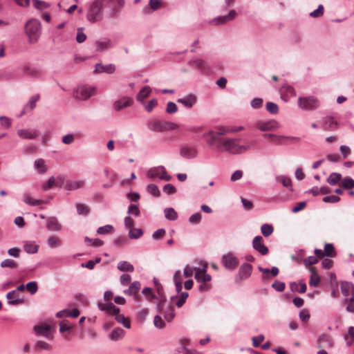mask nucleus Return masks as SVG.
<instances>
[{"mask_svg": "<svg viewBox=\"0 0 354 354\" xmlns=\"http://www.w3.org/2000/svg\"><path fill=\"white\" fill-rule=\"evenodd\" d=\"M165 216L167 220L176 221L178 218V214L172 207L165 208L164 210Z\"/></svg>", "mask_w": 354, "mask_h": 354, "instance_id": "58836bf2", "label": "nucleus"}, {"mask_svg": "<svg viewBox=\"0 0 354 354\" xmlns=\"http://www.w3.org/2000/svg\"><path fill=\"white\" fill-rule=\"evenodd\" d=\"M76 209L77 214L80 215L86 216L90 212L88 207L83 203H77Z\"/></svg>", "mask_w": 354, "mask_h": 354, "instance_id": "09e8293b", "label": "nucleus"}, {"mask_svg": "<svg viewBox=\"0 0 354 354\" xmlns=\"http://www.w3.org/2000/svg\"><path fill=\"white\" fill-rule=\"evenodd\" d=\"M147 126L150 131L156 133H162L178 129V125L176 123L162 121L157 118L149 120L147 122Z\"/></svg>", "mask_w": 354, "mask_h": 354, "instance_id": "f03ea898", "label": "nucleus"}, {"mask_svg": "<svg viewBox=\"0 0 354 354\" xmlns=\"http://www.w3.org/2000/svg\"><path fill=\"white\" fill-rule=\"evenodd\" d=\"M341 185L346 189H353L354 188V179L346 177L343 179Z\"/></svg>", "mask_w": 354, "mask_h": 354, "instance_id": "680f3d73", "label": "nucleus"}, {"mask_svg": "<svg viewBox=\"0 0 354 354\" xmlns=\"http://www.w3.org/2000/svg\"><path fill=\"white\" fill-rule=\"evenodd\" d=\"M32 4L36 9L40 11L46 10L50 6L48 2L40 0H32Z\"/></svg>", "mask_w": 354, "mask_h": 354, "instance_id": "a19ab883", "label": "nucleus"}, {"mask_svg": "<svg viewBox=\"0 0 354 354\" xmlns=\"http://www.w3.org/2000/svg\"><path fill=\"white\" fill-rule=\"evenodd\" d=\"M107 0H95L91 5L87 14V19L92 23L102 19V8Z\"/></svg>", "mask_w": 354, "mask_h": 354, "instance_id": "39448f33", "label": "nucleus"}, {"mask_svg": "<svg viewBox=\"0 0 354 354\" xmlns=\"http://www.w3.org/2000/svg\"><path fill=\"white\" fill-rule=\"evenodd\" d=\"M8 304L11 306H16L24 303V299L19 297V293L17 290H11L6 295Z\"/></svg>", "mask_w": 354, "mask_h": 354, "instance_id": "6ab92c4d", "label": "nucleus"}, {"mask_svg": "<svg viewBox=\"0 0 354 354\" xmlns=\"http://www.w3.org/2000/svg\"><path fill=\"white\" fill-rule=\"evenodd\" d=\"M324 8L323 5L320 4L316 10L310 13V16L313 18L320 17L324 15Z\"/></svg>", "mask_w": 354, "mask_h": 354, "instance_id": "e2e57ef3", "label": "nucleus"}, {"mask_svg": "<svg viewBox=\"0 0 354 354\" xmlns=\"http://www.w3.org/2000/svg\"><path fill=\"white\" fill-rule=\"evenodd\" d=\"M197 101V98L194 94H189L182 98H179L177 100L178 103L182 104L187 108H192Z\"/></svg>", "mask_w": 354, "mask_h": 354, "instance_id": "4be33fe9", "label": "nucleus"}, {"mask_svg": "<svg viewBox=\"0 0 354 354\" xmlns=\"http://www.w3.org/2000/svg\"><path fill=\"white\" fill-rule=\"evenodd\" d=\"M266 110L271 114H277L279 112L278 105L274 102H268L266 105Z\"/></svg>", "mask_w": 354, "mask_h": 354, "instance_id": "13d9d810", "label": "nucleus"}, {"mask_svg": "<svg viewBox=\"0 0 354 354\" xmlns=\"http://www.w3.org/2000/svg\"><path fill=\"white\" fill-rule=\"evenodd\" d=\"M25 30L29 41L31 43H35L41 35V24L37 19H32L26 22Z\"/></svg>", "mask_w": 354, "mask_h": 354, "instance_id": "20e7f679", "label": "nucleus"}, {"mask_svg": "<svg viewBox=\"0 0 354 354\" xmlns=\"http://www.w3.org/2000/svg\"><path fill=\"white\" fill-rule=\"evenodd\" d=\"M50 326L48 324H40L34 327V330L36 335L44 336L48 339L52 340L53 339V335L50 333Z\"/></svg>", "mask_w": 354, "mask_h": 354, "instance_id": "dca6fc26", "label": "nucleus"}, {"mask_svg": "<svg viewBox=\"0 0 354 354\" xmlns=\"http://www.w3.org/2000/svg\"><path fill=\"white\" fill-rule=\"evenodd\" d=\"M283 140H290L292 142H299L300 141V138L296 136H287L276 134L275 138L274 139L273 141L277 145H283Z\"/></svg>", "mask_w": 354, "mask_h": 354, "instance_id": "72a5a7b5", "label": "nucleus"}, {"mask_svg": "<svg viewBox=\"0 0 354 354\" xmlns=\"http://www.w3.org/2000/svg\"><path fill=\"white\" fill-rule=\"evenodd\" d=\"M236 15H237V13L235 10H231L227 15L221 16V17H216L214 19V21L216 24H225L227 21L233 20L236 17Z\"/></svg>", "mask_w": 354, "mask_h": 354, "instance_id": "a878e982", "label": "nucleus"}, {"mask_svg": "<svg viewBox=\"0 0 354 354\" xmlns=\"http://www.w3.org/2000/svg\"><path fill=\"white\" fill-rule=\"evenodd\" d=\"M115 71V66L113 64L102 65V64L97 63L95 65V71L96 73H106L109 74H111L114 73Z\"/></svg>", "mask_w": 354, "mask_h": 354, "instance_id": "393cba45", "label": "nucleus"}, {"mask_svg": "<svg viewBox=\"0 0 354 354\" xmlns=\"http://www.w3.org/2000/svg\"><path fill=\"white\" fill-rule=\"evenodd\" d=\"M113 230L114 228L111 225H106L104 226L98 227V229L97 230V233L98 234H105L113 232Z\"/></svg>", "mask_w": 354, "mask_h": 354, "instance_id": "4d7b16f0", "label": "nucleus"}, {"mask_svg": "<svg viewBox=\"0 0 354 354\" xmlns=\"http://www.w3.org/2000/svg\"><path fill=\"white\" fill-rule=\"evenodd\" d=\"M239 139L232 138H223L219 145L216 149L219 152H227L231 154H241L249 150L251 147L249 145H240Z\"/></svg>", "mask_w": 354, "mask_h": 354, "instance_id": "f257e3e1", "label": "nucleus"}, {"mask_svg": "<svg viewBox=\"0 0 354 354\" xmlns=\"http://www.w3.org/2000/svg\"><path fill=\"white\" fill-rule=\"evenodd\" d=\"M321 127L324 131H333L339 128V122L334 117L327 115L322 119Z\"/></svg>", "mask_w": 354, "mask_h": 354, "instance_id": "1a4fd4ad", "label": "nucleus"}, {"mask_svg": "<svg viewBox=\"0 0 354 354\" xmlns=\"http://www.w3.org/2000/svg\"><path fill=\"white\" fill-rule=\"evenodd\" d=\"M23 201L25 203L32 206L39 205L43 203L42 201L35 199L28 194H24Z\"/></svg>", "mask_w": 354, "mask_h": 354, "instance_id": "37998d69", "label": "nucleus"}, {"mask_svg": "<svg viewBox=\"0 0 354 354\" xmlns=\"http://www.w3.org/2000/svg\"><path fill=\"white\" fill-rule=\"evenodd\" d=\"M86 39V35L84 32L83 28H79L77 30L76 41L79 44L83 43Z\"/></svg>", "mask_w": 354, "mask_h": 354, "instance_id": "bf43d9fd", "label": "nucleus"}, {"mask_svg": "<svg viewBox=\"0 0 354 354\" xmlns=\"http://www.w3.org/2000/svg\"><path fill=\"white\" fill-rule=\"evenodd\" d=\"M132 102L133 101L130 97H124L114 102V109L117 111H119L129 106L132 104Z\"/></svg>", "mask_w": 354, "mask_h": 354, "instance_id": "5701e85b", "label": "nucleus"}, {"mask_svg": "<svg viewBox=\"0 0 354 354\" xmlns=\"http://www.w3.org/2000/svg\"><path fill=\"white\" fill-rule=\"evenodd\" d=\"M141 288V283L138 281H135L131 283L128 289L124 290L126 295L132 296L136 301H140V297L138 292Z\"/></svg>", "mask_w": 354, "mask_h": 354, "instance_id": "f8f14e48", "label": "nucleus"}, {"mask_svg": "<svg viewBox=\"0 0 354 354\" xmlns=\"http://www.w3.org/2000/svg\"><path fill=\"white\" fill-rule=\"evenodd\" d=\"M276 180L277 181L281 183L283 186L285 187H291L292 181L291 179L288 177L285 176H278L276 177Z\"/></svg>", "mask_w": 354, "mask_h": 354, "instance_id": "5fc2aeb1", "label": "nucleus"}, {"mask_svg": "<svg viewBox=\"0 0 354 354\" xmlns=\"http://www.w3.org/2000/svg\"><path fill=\"white\" fill-rule=\"evenodd\" d=\"M39 245L32 242H27L24 245V250L28 254H35L38 251Z\"/></svg>", "mask_w": 354, "mask_h": 354, "instance_id": "79ce46f5", "label": "nucleus"}, {"mask_svg": "<svg viewBox=\"0 0 354 354\" xmlns=\"http://www.w3.org/2000/svg\"><path fill=\"white\" fill-rule=\"evenodd\" d=\"M254 127L261 131H272L279 129L281 125L278 121L272 119L268 120H259L254 122Z\"/></svg>", "mask_w": 354, "mask_h": 354, "instance_id": "0eeeda50", "label": "nucleus"}, {"mask_svg": "<svg viewBox=\"0 0 354 354\" xmlns=\"http://www.w3.org/2000/svg\"><path fill=\"white\" fill-rule=\"evenodd\" d=\"M46 227L50 231H59L62 230V225L55 217H50L47 220Z\"/></svg>", "mask_w": 354, "mask_h": 354, "instance_id": "2f4dec72", "label": "nucleus"}, {"mask_svg": "<svg viewBox=\"0 0 354 354\" xmlns=\"http://www.w3.org/2000/svg\"><path fill=\"white\" fill-rule=\"evenodd\" d=\"M142 230L140 228H134L129 232V236L132 239L140 238L142 235Z\"/></svg>", "mask_w": 354, "mask_h": 354, "instance_id": "052dcab7", "label": "nucleus"}, {"mask_svg": "<svg viewBox=\"0 0 354 354\" xmlns=\"http://www.w3.org/2000/svg\"><path fill=\"white\" fill-rule=\"evenodd\" d=\"M320 106L319 100L315 96L299 97L298 98V106L306 111L317 109Z\"/></svg>", "mask_w": 354, "mask_h": 354, "instance_id": "423d86ee", "label": "nucleus"}, {"mask_svg": "<svg viewBox=\"0 0 354 354\" xmlns=\"http://www.w3.org/2000/svg\"><path fill=\"white\" fill-rule=\"evenodd\" d=\"M40 96L39 94H36L32 95L27 104L24 106V109L21 115L25 114L27 112H29L33 110L36 106L37 102L39 100Z\"/></svg>", "mask_w": 354, "mask_h": 354, "instance_id": "bb28decb", "label": "nucleus"}, {"mask_svg": "<svg viewBox=\"0 0 354 354\" xmlns=\"http://www.w3.org/2000/svg\"><path fill=\"white\" fill-rule=\"evenodd\" d=\"M26 287L31 295H34L35 293H36L38 290V286L36 281L28 282L26 284Z\"/></svg>", "mask_w": 354, "mask_h": 354, "instance_id": "338daca9", "label": "nucleus"}, {"mask_svg": "<svg viewBox=\"0 0 354 354\" xmlns=\"http://www.w3.org/2000/svg\"><path fill=\"white\" fill-rule=\"evenodd\" d=\"M333 342L331 338L327 335H323L319 337L317 341V346L319 348H332Z\"/></svg>", "mask_w": 354, "mask_h": 354, "instance_id": "cd10ccee", "label": "nucleus"}, {"mask_svg": "<svg viewBox=\"0 0 354 354\" xmlns=\"http://www.w3.org/2000/svg\"><path fill=\"white\" fill-rule=\"evenodd\" d=\"M180 156L185 159H193L197 157L198 150L194 146L183 145L179 151Z\"/></svg>", "mask_w": 354, "mask_h": 354, "instance_id": "9b49d317", "label": "nucleus"}, {"mask_svg": "<svg viewBox=\"0 0 354 354\" xmlns=\"http://www.w3.org/2000/svg\"><path fill=\"white\" fill-rule=\"evenodd\" d=\"M147 192L155 197H158L160 195V192L158 187L155 184H149L147 187Z\"/></svg>", "mask_w": 354, "mask_h": 354, "instance_id": "603ef678", "label": "nucleus"}, {"mask_svg": "<svg viewBox=\"0 0 354 354\" xmlns=\"http://www.w3.org/2000/svg\"><path fill=\"white\" fill-rule=\"evenodd\" d=\"M24 73L33 77H38L41 74V70L32 66L26 65L23 67Z\"/></svg>", "mask_w": 354, "mask_h": 354, "instance_id": "c756f323", "label": "nucleus"}, {"mask_svg": "<svg viewBox=\"0 0 354 354\" xmlns=\"http://www.w3.org/2000/svg\"><path fill=\"white\" fill-rule=\"evenodd\" d=\"M342 178V175L339 173H332L327 178V182L332 185L337 184Z\"/></svg>", "mask_w": 354, "mask_h": 354, "instance_id": "3c124183", "label": "nucleus"}, {"mask_svg": "<svg viewBox=\"0 0 354 354\" xmlns=\"http://www.w3.org/2000/svg\"><path fill=\"white\" fill-rule=\"evenodd\" d=\"M34 167L40 174H44L47 171L45 160L42 158L37 159L34 162Z\"/></svg>", "mask_w": 354, "mask_h": 354, "instance_id": "e433bc0d", "label": "nucleus"}, {"mask_svg": "<svg viewBox=\"0 0 354 354\" xmlns=\"http://www.w3.org/2000/svg\"><path fill=\"white\" fill-rule=\"evenodd\" d=\"M164 317L167 322H171L173 320L175 317V312L172 306H170L167 309V310L165 313Z\"/></svg>", "mask_w": 354, "mask_h": 354, "instance_id": "69168bd1", "label": "nucleus"}, {"mask_svg": "<svg viewBox=\"0 0 354 354\" xmlns=\"http://www.w3.org/2000/svg\"><path fill=\"white\" fill-rule=\"evenodd\" d=\"M143 105L145 106V110L150 113L152 111V110L157 106L158 102L157 100L155 99L149 100L147 103L142 102Z\"/></svg>", "mask_w": 354, "mask_h": 354, "instance_id": "0e129e2a", "label": "nucleus"}, {"mask_svg": "<svg viewBox=\"0 0 354 354\" xmlns=\"http://www.w3.org/2000/svg\"><path fill=\"white\" fill-rule=\"evenodd\" d=\"M311 276L309 281V284L312 286H317L320 282V277L314 268H310Z\"/></svg>", "mask_w": 354, "mask_h": 354, "instance_id": "4c0bfd02", "label": "nucleus"}, {"mask_svg": "<svg viewBox=\"0 0 354 354\" xmlns=\"http://www.w3.org/2000/svg\"><path fill=\"white\" fill-rule=\"evenodd\" d=\"M189 64L190 66L199 69V70H207V62L201 58H194L191 59L189 62Z\"/></svg>", "mask_w": 354, "mask_h": 354, "instance_id": "7c9ffc66", "label": "nucleus"}, {"mask_svg": "<svg viewBox=\"0 0 354 354\" xmlns=\"http://www.w3.org/2000/svg\"><path fill=\"white\" fill-rule=\"evenodd\" d=\"M96 50L98 52H104L113 47V44L109 38H102L97 39L95 42Z\"/></svg>", "mask_w": 354, "mask_h": 354, "instance_id": "4468645a", "label": "nucleus"}, {"mask_svg": "<svg viewBox=\"0 0 354 354\" xmlns=\"http://www.w3.org/2000/svg\"><path fill=\"white\" fill-rule=\"evenodd\" d=\"M47 243L51 248H58L62 245V242L59 239L55 236H50L47 239Z\"/></svg>", "mask_w": 354, "mask_h": 354, "instance_id": "c03bdc74", "label": "nucleus"}, {"mask_svg": "<svg viewBox=\"0 0 354 354\" xmlns=\"http://www.w3.org/2000/svg\"><path fill=\"white\" fill-rule=\"evenodd\" d=\"M344 303L348 305L346 306V311L351 313H354V293H351L348 297L344 298Z\"/></svg>", "mask_w": 354, "mask_h": 354, "instance_id": "ea45409f", "label": "nucleus"}, {"mask_svg": "<svg viewBox=\"0 0 354 354\" xmlns=\"http://www.w3.org/2000/svg\"><path fill=\"white\" fill-rule=\"evenodd\" d=\"M222 263L227 269H234L239 264V261L232 254L228 253L222 257Z\"/></svg>", "mask_w": 354, "mask_h": 354, "instance_id": "f3484780", "label": "nucleus"}, {"mask_svg": "<svg viewBox=\"0 0 354 354\" xmlns=\"http://www.w3.org/2000/svg\"><path fill=\"white\" fill-rule=\"evenodd\" d=\"M109 6L111 8V16H115L124 6V0H107Z\"/></svg>", "mask_w": 354, "mask_h": 354, "instance_id": "412c9836", "label": "nucleus"}, {"mask_svg": "<svg viewBox=\"0 0 354 354\" xmlns=\"http://www.w3.org/2000/svg\"><path fill=\"white\" fill-rule=\"evenodd\" d=\"M207 263H205L201 268H194V277L197 282H207L211 281L212 277L210 274H207Z\"/></svg>", "mask_w": 354, "mask_h": 354, "instance_id": "9d476101", "label": "nucleus"}, {"mask_svg": "<svg viewBox=\"0 0 354 354\" xmlns=\"http://www.w3.org/2000/svg\"><path fill=\"white\" fill-rule=\"evenodd\" d=\"M252 266L249 263L243 264L239 268V277L242 279L248 278L252 273Z\"/></svg>", "mask_w": 354, "mask_h": 354, "instance_id": "473e14b6", "label": "nucleus"}, {"mask_svg": "<svg viewBox=\"0 0 354 354\" xmlns=\"http://www.w3.org/2000/svg\"><path fill=\"white\" fill-rule=\"evenodd\" d=\"M325 255L329 257H333L335 256V252L334 250L333 245L332 243H326L324 246Z\"/></svg>", "mask_w": 354, "mask_h": 354, "instance_id": "6e6d98bb", "label": "nucleus"}, {"mask_svg": "<svg viewBox=\"0 0 354 354\" xmlns=\"http://www.w3.org/2000/svg\"><path fill=\"white\" fill-rule=\"evenodd\" d=\"M97 88L94 86L81 84L73 91V97L77 100H86L96 94Z\"/></svg>", "mask_w": 354, "mask_h": 354, "instance_id": "7ed1b4c3", "label": "nucleus"}, {"mask_svg": "<svg viewBox=\"0 0 354 354\" xmlns=\"http://www.w3.org/2000/svg\"><path fill=\"white\" fill-rule=\"evenodd\" d=\"M69 180H66L63 175H59L55 178V186L60 188L63 187L66 189V185L68 183Z\"/></svg>", "mask_w": 354, "mask_h": 354, "instance_id": "8fccbe9b", "label": "nucleus"}, {"mask_svg": "<svg viewBox=\"0 0 354 354\" xmlns=\"http://www.w3.org/2000/svg\"><path fill=\"white\" fill-rule=\"evenodd\" d=\"M115 319L118 323L122 324L125 328H131L130 321L129 320V319L125 317L124 315H121V314L118 313L116 315Z\"/></svg>", "mask_w": 354, "mask_h": 354, "instance_id": "a18cd8bd", "label": "nucleus"}, {"mask_svg": "<svg viewBox=\"0 0 354 354\" xmlns=\"http://www.w3.org/2000/svg\"><path fill=\"white\" fill-rule=\"evenodd\" d=\"M252 246L254 249L261 255H266L269 252L268 247L265 245L263 239L261 236H257L253 239Z\"/></svg>", "mask_w": 354, "mask_h": 354, "instance_id": "ddd939ff", "label": "nucleus"}, {"mask_svg": "<svg viewBox=\"0 0 354 354\" xmlns=\"http://www.w3.org/2000/svg\"><path fill=\"white\" fill-rule=\"evenodd\" d=\"M125 335V331L120 328H115L111 331L109 337L111 341L117 342L122 339Z\"/></svg>", "mask_w": 354, "mask_h": 354, "instance_id": "c85d7f7f", "label": "nucleus"}, {"mask_svg": "<svg viewBox=\"0 0 354 354\" xmlns=\"http://www.w3.org/2000/svg\"><path fill=\"white\" fill-rule=\"evenodd\" d=\"M117 268L123 272H133V266L128 261H122L118 263Z\"/></svg>", "mask_w": 354, "mask_h": 354, "instance_id": "c9c22d12", "label": "nucleus"}, {"mask_svg": "<svg viewBox=\"0 0 354 354\" xmlns=\"http://www.w3.org/2000/svg\"><path fill=\"white\" fill-rule=\"evenodd\" d=\"M142 293L145 296L146 299L149 301H151L152 300L157 298L153 292V290L151 288H145L142 290Z\"/></svg>", "mask_w": 354, "mask_h": 354, "instance_id": "49530a36", "label": "nucleus"}, {"mask_svg": "<svg viewBox=\"0 0 354 354\" xmlns=\"http://www.w3.org/2000/svg\"><path fill=\"white\" fill-rule=\"evenodd\" d=\"M147 176L151 179L158 178L160 180H165L167 181L170 180L171 178V176L167 174L166 169L163 166L149 169L147 172Z\"/></svg>", "mask_w": 354, "mask_h": 354, "instance_id": "6e6552de", "label": "nucleus"}, {"mask_svg": "<svg viewBox=\"0 0 354 354\" xmlns=\"http://www.w3.org/2000/svg\"><path fill=\"white\" fill-rule=\"evenodd\" d=\"M17 135L22 139H35L39 136V131L35 129H21L17 131Z\"/></svg>", "mask_w": 354, "mask_h": 354, "instance_id": "2eb2a0df", "label": "nucleus"}, {"mask_svg": "<svg viewBox=\"0 0 354 354\" xmlns=\"http://www.w3.org/2000/svg\"><path fill=\"white\" fill-rule=\"evenodd\" d=\"M203 137L206 138V141L209 145H214L215 143H217L216 145H219L221 140L223 138L219 137L215 131H207L203 134Z\"/></svg>", "mask_w": 354, "mask_h": 354, "instance_id": "aec40b11", "label": "nucleus"}, {"mask_svg": "<svg viewBox=\"0 0 354 354\" xmlns=\"http://www.w3.org/2000/svg\"><path fill=\"white\" fill-rule=\"evenodd\" d=\"M85 185V180H69L68 183L66 185V189L68 191L77 190L79 189H83Z\"/></svg>", "mask_w": 354, "mask_h": 354, "instance_id": "b1692460", "label": "nucleus"}, {"mask_svg": "<svg viewBox=\"0 0 354 354\" xmlns=\"http://www.w3.org/2000/svg\"><path fill=\"white\" fill-rule=\"evenodd\" d=\"M151 89L149 86H145L140 91L136 96V100L138 102H143L145 98L149 95Z\"/></svg>", "mask_w": 354, "mask_h": 354, "instance_id": "f704fd0d", "label": "nucleus"}, {"mask_svg": "<svg viewBox=\"0 0 354 354\" xmlns=\"http://www.w3.org/2000/svg\"><path fill=\"white\" fill-rule=\"evenodd\" d=\"M163 192L168 194V195H170V194H174L176 192V187L171 185V184H166L164 187H163Z\"/></svg>", "mask_w": 354, "mask_h": 354, "instance_id": "774afa93", "label": "nucleus"}, {"mask_svg": "<svg viewBox=\"0 0 354 354\" xmlns=\"http://www.w3.org/2000/svg\"><path fill=\"white\" fill-rule=\"evenodd\" d=\"M273 227L269 224H263L261 227V233L266 237L269 236L273 232Z\"/></svg>", "mask_w": 354, "mask_h": 354, "instance_id": "864d4df0", "label": "nucleus"}, {"mask_svg": "<svg viewBox=\"0 0 354 354\" xmlns=\"http://www.w3.org/2000/svg\"><path fill=\"white\" fill-rule=\"evenodd\" d=\"M281 99L288 102L291 97L296 96V91L292 86L284 84L279 89Z\"/></svg>", "mask_w": 354, "mask_h": 354, "instance_id": "a211bd4d", "label": "nucleus"}, {"mask_svg": "<svg viewBox=\"0 0 354 354\" xmlns=\"http://www.w3.org/2000/svg\"><path fill=\"white\" fill-rule=\"evenodd\" d=\"M0 266L1 268H17L18 266L17 263L11 259H4L1 262Z\"/></svg>", "mask_w": 354, "mask_h": 354, "instance_id": "de8ad7c7", "label": "nucleus"}]
</instances>
